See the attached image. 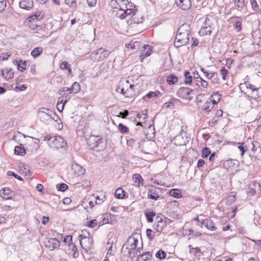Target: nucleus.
Instances as JSON below:
<instances>
[{
	"label": "nucleus",
	"mask_w": 261,
	"mask_h": 261,
	"mask_svg": "<svg viewBox=\"0 0 261 261\" xmlns=\"http://www.w3.org/2000/svg\"><path fill=\"white\" fill-rule=\"evenodd\" d=\"M159 95L161 96L162 94L158 90L155 91H150L142 97V99L145 101H147L149 99L158 97Z\"/></svg>",
	"instance_id": "obj_23"
},
{
	"label": "nucleus",
	"mask_w": 261,
	"mask_h": 261,
	"mask_svg": "<svg viewBox=\"0 0 261 261\" xmlns=\"http://www.w3.org/2000/svg\"><path fill=\"white\" fill-rule=\"evenodd\" d=\"M148 198L156 200L159 198V195L156 190L155 187L152 186L151 189H150L147 192Z\"/></svg>",
	"instance_id": "obj_18"
},
{
	"label": "nucleus",
	"mask_w": 261,
	"mask_h": 261,
	"mask_svg": "<svg viewBox=\"0 0 261 261\" xmlns=\"http://www.w3.org/2000/svg\"><path fill=\"white\" fill-rule=\"evenodd\" d=\"M249 79L247 75L245 80ZM239 88L241 92L248 97L256 99L259 97L258 90L259 88H256L254 85L250 84L248 81H245L244 83L239 85Z\"/></svg>",
	"instance_id": "obj_1"
},
{
	"label": "nucleus",
	"mask_w": 261,
	"mask_h": 261,
	"mask_svg": "<svg viewBox=\"0 0 261 261\" xmlns=\"http://www.w3.org/2000/svg\"><path fill=\"white\" fill-rule=\"evenodd\" d=\"M98 224V222L96 219H92L89 221H87L85 224L88 227L94 228Z\"/></svg>",
	"instance_id": "obj_46"
},
{
	"label": "nucleus",
	"mask_w": 261,
	"mask_h": 261,
	"mask_svg": "<svg viewBox=\"0 0 261 261\" xmlns=\"http://www.w3.org/2000/svg\"><path fill=\"white\" fill-rule=\"evenodd\" d=\"M14 63L17 65V70L21 72H23L26 69L27 61H22V60L19 61L15 60L14 61Z\"/></svg>",
	"instance_id": "obj_22"
},
{
	"label": "nucleus",
	"mask_w": 261,
	"mask_h": 261,
	"mask_svg": "<svg viewBox=\"0 0 261 261\" xmlns=\"http://www.w3.org/2000/svg\"><path fill=\"white\" fill-rule=\"evenodd\" d=\"M200 70L204 74L205 77H206L208 79H213L214 76L215 75H217V73L216 72H210L208 70H206L204 68L201 67L200 68Z\"/></svg>",
	"instance_id": "obj_38"
},
{
	"label": "nucleus",
	"mask_w": 261,
	"mask_h": 261,
	"mask_svg": "<svg viewBox=\"0 0 261 261\" xmlns=\"http://www.w3.org/2000/svg\"><path fill=\"white\" fill-rule=\"evenodd\" d=\"M56 188L59 191L64 192L68 189V186L65 183L58 184Z\"/></svg>",
	"instance_id": "obj_45"
},
{
	"label": "nucleus",
	"mask_w": 261,
	"mask_h": 261,
	"mask_svg": "<svg viewBox=\"0 0 261 261\" xmlns=\"http://www.w3.org/2000/svg\"><path fill=\"white\" fill-rule=\"evenodd\" d=\"M144 20L143 16L140 14L138 13L137 11L133 14L132 17L127 20V22L128 25H130L134 23H142Z\"/></svg>",
	"instance_id": "obj_10"
},
{
	"label": "nucleus",
	"mask_w": 261,
	"mask_h": 261,
	"mask_svg": "<svg viewBox=\"0 0 261 261\" xmlns=\"http://www.w3.org/2000/svg\"><path fill=\"white\" fill-rule=\"evenodd\" d=\"M184 76L185 77V83L186 84L191 85L192 83H194V82H193V77L190 75V72L188 70H185Z\"/></svg>",
	"instance_id": "obj_36"
},
{
	"label": "nucleus",
	"mask_w": 261,
	"mask_h": 261,
	"mask_svg": "<svg viewBox=\"0 0 261 261\" xmlns=\"http://www.w3.org/2000/svg\"><path fill=\"white\" fill-rule=\"evenodd\" d=\"M147 221L149 223H152L153 221V218L155 216V213L152 211L146 212L145 214Z\"/></svg>",
	"instance_id": "obj_37"
},
{
	"label": "nucleus",
	"mask_w": 261,
	"mask_h": 261,
	"mask_svg": "<svg viewBox=\"0 0 261 261\" xmlns=\"http://www.w3.org/2000/svg\"><path fill=\"white\" fill-rule=\"evenodd\" d=\"M123 9L120 8L119 10L116 13V16L118 18H120L121 19H123L125 18V16L123 14Z\"/></svg>",
	"instance_id": "obj_63"
},
{
	"label": "nucleus",
	"mask_w": 261,
	"mask_h": 261,
	"mask_svg": "<svg viewBox=\"0 0 261 261\" xmlns=\"http://www.w3.org/2000/svg\"><path fill=\"white\" fill-rule=\"evenodd\" d=\"M129 114V112L127 110H125L123 112H120L117 115V117H121L123 119H125L127 117Z\"/></svg>",
	"instance_id": "obj_60"
},
{
	"label": "nucleus",
	"mask_w": 261,
	"mask_h": 261,
	"mask_svg": "<svg viewBox=\"0 0 261 261\" xmlns=\"http://www.w3.org/2000/svg\"><path fill=\"white\" fill-rule=\"evenodd\" d=\"M211 151L210 149L207 147H204L202 150L201 156L203 158L205 159L211 154Z\"/></svg>",
	"instance_id": "obj_50"
},
{
	"label": "nucleus",
	"mask_w": 261,
	"mask_h": 261,
	"mask_svg": "<svg viewBox=\"0 0 261 261\" xmlns=\"http://www.w3.org/2000/svg\"><path fill=\"white\" fill-rule=\"evenodd\" d=\"M191 34V27L188 23H184L182 24L178 29L177 34Z\"/></svg>",
	"instance_id": "obj_20"
},
{
	"label": "nucleus",
	"mask_w": 261,
	"mask_h": 261,
	"mask_svg": "<svg viewBox=\"0 0 261 261\" xmlns=\"http://www.w3.org/2000/svg\"><path fill=\"white\" fill-rule=\"evenodd\" d=\"M135 234H137V233H134L133 234L132 236H129L128 238V239H127V241L126 242H125L124 243V244L122 246V249H121V251H123V249L124 248V247L126 245L127 243L130 240L133 239V242H132L130 244V248L132 247H134V248H136V247H137V245H138V239L137 238H135L134 236Z\"/></svg>",
	"instance_id": "obj_19"
},
{
	"label": "nucleus",
	"mask_w": 261,
	"mask_h": 261,
	"mask_svg": "<svg viewBox=\"0 0 261 261\" xmlns=\"http://www.w3.org/2000/svg\"><path fill=\"white\" fill-rule=\"evenodd\" d=\"M115 215L110 213H105L101 215L100 219H103L106 223H111L114 220Z\"/></svg>",
	"instance_id": "obj_25"
},
{
	"label": "nucleus",
	"mask_w": 261,
	"mask_h": 261,
	"mask_svg": "<svg viewBox=\"0 0 261 261\" xmlns=\"http://www.w3.org/2000/svg\"><path fill=\"white\" fill-rule=\"evenodd\" d=\"M125 191L121 188H117L115 192V197L119 199H123L126 198Z\"/></svg>",
	"instance_id": "obj_29"
},
{
	"label": "nucleus",
	"mask_w": 261,
	"mask_h": 261,
	"mask_svg": "<svg viewBox=\"0 0 261 261\" xmlns=\"http://www.w3.org/2000/svg\"><path fill=\"white\" fill-rule=\"evenodd\" d=\"M118 128L119 130L122 134H127L129 133L128 128L121 123L118 124Z\"/></svg>",
	"instance_id": "obj_42"
},
{
	"label": "nucleus",
	"mask_w": 261,
	"mask_h": 261,
	"mask_svg": "<svg viewBox=\"0 0 261 261\" xmlns=\"http://www.w3.org/2000/svg\"><path fill=\"white\" fill-rule=\"evenodd\" d=\"M60 99H61V98H59L58 102L57 103L56 107H57V109H58V110L59 112H61L63 111L64 108V105L68 101V100L65 99L64 100V102H63V104L62 105L60 106V103H59V101H60Z\"/></svg>",
	"instance_id": "obj_55"
},
{
	"label": "nucleus",
	"mask_w": 261,
	"mask_h": 261,
	"mask_svg": "<svg viewBox=\"0 0 261 261\" xmlns=\"http://www.w3.org/2000/svg\"><path fill=\"white\" fill-rule=\"evenodd\" d=\"M45 246L52 251L60 246V242L56 238L47 239L44 242Z\"/></svg>",
	"instance_id": "obj_9"
},
{
	"label": "nucleus",
	"mask_w": 261,
	"mask_h": 261,
	"mask_svg": "<svg viewBox=\"0 0 261 261\" xmlns=\"http://www.w3.org/2000/svg\"><path fill=\"white\" fill-rule=\"evenodd\" d=\"M220 72L222 79L226 80V77L228 72L227 69H226L225 67H222L220 70Z\"/></svg>",
	"instance_id": "obj_56"
},
{
	"label": "nucleus",
	"mask_w": 261,
	"mask_h": 261,
	"mask_svg": "<svg viewBox=\"0 0 261 261\" xmlns=\"http://www.w3.org/2000/svg\"><path fill=\"white\" fill-rule=\"evenodd\" d=\"M136 141V138H130L127 139V140H126L127 145L129 147H133L134 144Z\"/></svg>",
	"instance_id": "obj_64"
},
{
	"label": "nucleus",
	"mask_w": 261,
	"mask_h": 261,
	"mask_svg": "<svg viewBox=\"0 0 261 261\" xmlns=\"http://www.w3.org/2000/svg\"><path fill=\"white\" fill-rule=\"evenodd\" d=\"M21 9L30 10L33 7V0H22L19 2Z\"/></svg>",
	"instance_id": "obj_15"
},
{
	"label": "nucleus",
	"mask_w": 261,
	"mask_h": 261,
	"mask_svg": "<svg viewBox=\"0 0 261 261\" xmlns=\"http://www.w3.org/2000/svg\"><path fill=\"white\" fill-rule=\"evenodd\" d=\"M213 27L212 20L206 17L205 19L204 25L201 28L199 32L200 36H205L206 35H210L212 32Z\"/></svg>",
	"instance_id": "obj_8"
},
{
	"label": "nucleus",
	"mask_w": 261,
	"mask_h": 261,
	"mask_svg": "<svg viewBox=\"0 0 261 261\" xmlns=\"http://www.w3.org/2000/svg\"><path fill=\"white\" fill-rule=\"evenodd\" d=\"M235 18H238L239 20L236 21L233 26L234 29L237 31V32H240L242 30L241 27V23H242V18L239 17H232L231 18V19H233Z\"/></svg>",
	"instance_id": "obj_34"
},
{
	"label": "nucleus",
	"mask_w": 261,
	"mask_h": 261,
	"mask_svg": "<svg viewBox=\"0 0 261 261\" xmlns=\"http://www.w3.org/2000/svg\"><path fill=\"white\" fill-rule=\"evenodd\" d=\"M38 113H44L50 116V114L52 113V110L49 108L41 107L39 109Z\"/></svg>",
	"instance_id": "obj_49"
},
{
	"label": "nucleus",
	"mask_w": 261,
	"mask_h": 261,
	"mask_svg": "<svg viewBox=\"0 0 261 261\" xmlns=\"http://www.w3.org/2000/svg\"><path fill=\"white\" fill-rule=\"evenodd\" d=\"M65 4L71 7L75 8L76 6L75 0H65Z\"/></svg>",
	"instance_id": "obj_61"
},
{
	"label": "nucleus",
	"mask_w": 261,
	"mask_h": 261,
	"mask_svg": "<svg viewBox=\"0 0 261 261\" xmlns=\"http://www.w3.org/2000/svg\"><path fill=\"white\" fill-rule=\"evenodd\" d=\"M133 179L138 187L143 186V179L139 173H135L133 175Z\"/></svg>",
	"instance_id": "obj_21"
},
{
	"label": "nucleus",
	"mask_w": 261,
	"mask_h": 261,
	"mask_svg": "<svg viewBox=\"0 0 261 261\" xmlns=\"http://www.w3.org/2000/svg\"><path fill=\"white\" fill-rule=\"evenodd\" d=\"M96 54H99V56L98 58V60L99 61H101L103 60L109 56L110 51L107 49L101 47L96 50Z\"/></svg>",
	"instance_id": "obj_16"
},
{
	"label": "nucleus",
	"mask_w": 261,
	"mask_h": 261,
	"mask_svg": "<svg viewBox=\"0 0 261 261\" xmlns=\"http://www.w3.org/2000/svg\"><path fill=\"white\" fill-rule=\"evenodd\" d=\"M71 91L73 93H77L81 90L80 84L77 82H74L72 85L71 87Z\"/></svg>",
	"instance_id": "obj_40"
},
{
	"label": "nucleus",
	"mask_w": 261,
	"mask_h": 261,
	"mask_svg": "<svg viewBox=\"0 0 261 261\" xmlns=\"http://www.w3.org/2000/svg\"><path fill=\"white\" fill-rule=\"evenodd\" d=\"M143 47L144 48V50L139 56V59L141 62H142L145 58L150 56L152 52V48L150 45H145Z\"/></svg>",
	"instance_id": "obj_13"
},
{
	"label": "nucleus",
	"mask_w": 261,
	"mask_h": 261,
	"mask_svg": "<svg viewBox=\"0 0 261 261\" xmlns=\"http://www.w3.org/2000/svg\"><path fill=\"white\" fill-rule=\"evenodd\" d=\"M122 1L127 2V3L125 4V8H126L128 10H135V12L137 11V10L136 9V6L133 3H131L130 2H128V0H122Z\"/></svg>",
	"instance_id": "obj_47"
},
{
	"label": "nucleus",
	"mask_w": 261,
	"mask_h": 261,
	"mask_svg": "<svg viewBox=\"0 0 261 261\" xmlns=\"http://www.w3.org/2000/svg\"><path fill=\"white\" fill-rule=\"evenodd\" d=\"M128 84L129 81L128 80H126L122 84L121 86L120 85H117L116 91L117 92L120 93L126 97L133 98L134 95L133 93H130L128 94Z\"/></svg>",
	"instance_id": "obj_6"
},
{
	"label": "nucleus",
	"mask_w": 261,
	"mask_h": 261,
	"mask_svg": "<svg viewBox=\"0 0 261 261\" xmlns=\"http://www.w3.org/2000/svg\"><path fill=\"white\" fill-rule=\"evenodd\" d=\"M52 140H53V141L50 143V146L51 147L59 149L65 148L66 146V142L65 141L63 138L59 136H54V139H52ZM65 149L66 148H65Z\"/></svg>",
	"instance_id": "obj_7"
},
{
	"label": "nucleus",
	"mask_w": 261,
	"mask_h": 261,
	"mask_svg": "<svg viewBox=\"0 0 261 261\" xmlns=\"http://www.w3.org/2000/svg\"><path fill=\"white\" fill-rule=\"evenodd\" d=\"M155 220L157 223L156 224H159V226H161L164 228L166 226V220H165L162 217L157 216Z\"/></svg>",
	"instance_id": "obj_39"
},
{
	"label": "nucleus",
	"mask_w": 261,
	"mask_h": 261,
	"mask_svg": "<svg viewBox=\"0 0 261 261\" xmlns=\"http://www.w3.org/2000/svg\"><path fill=\"white\" fill-rule=\"evenodd\" d=\"M190 140V136L187 132H184L183 129L175 136L172 141L176 146L186 145Z\"/></svg>",
	"instance_id": "obj_2"
},
{
	"label": "nucleus",
	"mask_w": 261,
	"mask_h": 261,
	"mask_svg": "<svg viewBox=\"0 0 261 261\" xmlns=\"http://www.w3.org/2000/svg\"><path fill=\"white\" fill-rule=\"evenodd\" d=\"M236 6L242 8L244 6L245 0H233Z\"/></svg>",
	"instance_id": "obj_54"
},
{
	"label": "nucleus",
	"mask_w": 261,
	"mask_h": 261,
	"mask_svg": "<svg viewBox=\"0 0 261 261\" xmlns=\"http://www.w3.org/2000/svg\"><path fill=\"white\" fill-rule=\"evenodd\" d=\"M63 242L67 244L68 246L72 245V236L71 235H67L63 239Z\"/></svg>",
	"instance_id": "obj_52"
},
{
	"label": "nucleus",
	"mask_w": 261,
	"mask_h": 261,
	"mask_svg": "<svg viewBox=\"0 0 261 261\" xmlns=\"http://www.w3.org/2000/svg\"><path fill=\"white\" fill-rule=\"evenodd\" d=\"M44 14H42L41 12H36L34 14L29 16L26 21L27 22H33L35 20H39L43 18Z\"/></svg>",
	"instance_id": "obj_17"
},
{
	"label": "nucleus",
	"mask_w": 261,
	"mask_h": 261,
	"mask_svg": "<svg viewBox=\"0 0 261 261\" xmlns=\"http://www.w3.org/2000/svg\"><path fill=\"white\" fill-rule=\"evenodd\" d=\"M83 233L79 236L78 239L80 240V243L81 247L84 249H87L90 248L91 245V242L90 240H92V238H90V233L87 231H82Z\"/></svg>",
	"instance_id": "obj_4"
},
{
	"label": "nucleus",
	"mask_w": 261,
	"mask_h": 261,
	"mask_svg": "<svg viewBox=\"0 0 261 261\" xmlns=\"http://www.w3.org/2000/svg\"><path fill=\"white\" fill-rule=\"evenodd\" d=\"M7 174L9 176H14L16 179H17L18 180H19L20 181H23V178L21 176H20L19 175H17V174H16L13 171H9L7 172Z\"/></svg>",
	"instance_id": "obj_58"
},
{
	"label": "nucleus",
	"mask_w": 261,
	"mask_h": 261,
	"mask_svg": "<svg viewBox=\"0 0 261 261\" xmlns=\"http://www.w3.org/2000/svg\"><path fill=\"white\" fill-rule=\"evenodd\" d=\"M43 50L42 47H36L32 50L31 54L34 58H36L42 53Z\"/></svg>",
	"instance_id": "obj_32"
},
{
	"label": "nucleus",
	"mask_w": 261,
	"mask_h": 261,
	"mask_svg": "<svg viewBox=\"0 0 261 261\" xmlns=\"http://www.w3.org/2000/svg\"><path fill=\"white\" fill-rule=\"evenodd\" d=\"M175 3L183 10L189 9L192 6L191 0H176Z\"/></svg>",
	"instance_id": "obj_12"
},
{
	"label": "nucleus",
	"mask_w": 261,
	"mask_h": 261,
	"mask_svg": "<svg viewBox=\"0 0 261 261\" xmlns=\"http://www.w3.org/2000/svg\"><path fill=\"white\" fill-rule=\"evenodd\" d=\"M238 144L239 145L238 148L241 151V155L243 156L245 152L247 151L249 146H248V144L244 142H239Z\"/></svg>",
	"instance_id": "obj_33"
},
{
	"label": "nucleus",
	"mask_w": 261,
	"mask_h": 261,
	"mask_svg": "<svg viewBox=\"0 0 261 261\" xmlns=\"http://www.w3.org/2000/svg\"><path fill=\"white\" fill-rule=\"evenodd\" d=\"M135 12V10H128L126 8L125 9H123V14L125 16V18L128 16L133 15V14Z\"/></svg>",
	"instance_id": "obj_59"
},
{
	"label": "nucleus",
	"mask_w": 261,
	"mask_h": 261,
	"mask_svg": "<svg viewBox=\"0 0 261 261\" xmlns=\"http://www.w3.org/2000/svg\"><path fill=\"white\" fill-rule=\"evenodd\" d=\"M248 146H249V148L251 147L253 152H257L258 153H261V147L260 146H256L253 143H248Z\"/></svg>",
	"instance_id": "obj_43"
},
{
	"label": "nucleus",
	"mask_w": 261,
	"mask_h": 261,
	"mask_svg": "<svg viewBox=\"0 0 261 261\" xmlns=\"http://www.w3.org/2000/svg\"><path fill=\"white\" fill-rule=\"evenodd\" d=\"M155 256L156 258L162 259L166 258V253L164 250L160 249L155 253Z\"/></svg>",
	"instance_id": "obj_44"
},
{
	"label": "nucleus",
	"mask_w": 261,
	"mask_h": 261,
	"mask_svg": "<svg viewBox=\"0 0 261 261\" xmlns=\"http://www.w3.org/2000/svg\"><path fill=\"white\" fill-rule=\"evenodd\" d=\"M190 34H177L175 37V41L174 45L175 47L178 48L189 43Z\"/></svg>",
	"instance_id": "obj_3"
},
{
	"label": "nucleus",
	"mask_w": 261,
	"mask_h": 261,
	"mask_svg": "<svg viewBox=\"0 0 261 261\" xmlns=\"http://www.w3.org/2000/svg\"><path fill=\"white\" fill-rule=\"evenodd\" d=\"M38 116L42 121H48L50 119V116L44 113H38Z\"/></svg>",
	"instance_id": "obj_57"
},
{
	"label": "nucleus",
	"mask_w": 261,
	"mask_h": 261,
	"mask_svg": "<svg viewBox=\"0 0 261 261\" xmlns=\"http://www.w3.org/2000/svg\"><path fill=\"white\" fill-rule=\"evenodd\" d=\"M201 225H204L207 229L214 231L217 229V227L215 226L214 222L211 219H205L202 220L200 222Z\"/></svg>",
	"instance_id": "obj_14"
},
{
	"label": "nucleus",
	"mask_w": 261,
	"mask_h": 261,
	"mask_svg": "<svg viewBox=\"0 0 261 261\" xmlns=\"http://www.w3.org/2000/svg\"><path fill=\"white\" fill-rule=\"evenodd\" d=\"M151 256L152 254L150 252H146L138 256L137 261H146L150 259Z\"/></svg>",
	"instance_id": "obj_27"
},
{
	"label": "nucleus",
	"mask_w": 261,
	"mask_h": 261,
	"mask_svg": "<svg viewBox=\"0 0 261 261\" xmlns=\"http://www.w3.org/2000/svg\"><path fill=\"white\" fill-rule=\"evenodd\" d=\"M146 235L150 241H152L154 239V232L150 228L146 229Z\"/></svg>",
	"instance_id": "obj_51"
},
{
	"label": "nucleus",
	"mask_w": 261,
	"mask_h": 261,
	"mask_svg": "<svg viewBox=\"0 0 261 261\" xmlns=\"http://www.w3.org/2000/svg\"><path fill=\"white\" fill-rule=\"evenodd\" d=\"M93 196L97 200L99 201L98 202L95 201V204H100L106 199V193H102V192H98L97 194H95Z\"/></svg>",
	"instance_id": "obj_24"
},
{
	"label": "nucleus",
	"mask_w": 261,
	"mask_h": 261,
	"mask_svg": "<svg viewBox=\"0 0 261 261\" xmlns=\"http://www.w3.org/2000/svg\"><path fill=\"white\" fill-rule=\"evenodd\" d=\"M213 106H212L211 102L206 101L202 106V109L205 113L210 112L213 109Z\"/></svg>",
	"instance_id": "obj_41"
},
{
	"label": "nucleus",
	"mask_w": 261,
	"mask_h": 261,
	"mask_svg": "<svg viewBox=\"0 0 261 261\" xmlns=\"http://www.w3.org/2000/svg\"><path fill=\"white\" fill-rule=\"evenodd\" d=\"M193 79L195 82H199L202 78L200 76L197 71L195 70L193 72Z\"/></svg>",
	"instance_id": "obj_62"
},
{
	"label": "nucleus",
	"mask_w": 261,
	"mask_h": 261,
	"mask_svg": "<svg viewBox=\"0 0 261 261\" xmlns=\"http://www.w3.org/2000/svg\"><path fill=\"white\" fill-rule=\"evenodd\" d=\"M213 96H217V99H213V100H212L211 101H210L212 103L211 104L212 106L213 105L214 106V105H216L220 100L221 98H220V95L218 92H213V94L211 95V97H213Z\"/></svg>",
	"instance_id": "obj_48"
},
{
	"label": "nucleus",
	"mask_w": 261,
	"mask_h": 261,
	"mask_svg": "<svg viewBox=\"0 0 261 261\" xmlns=\"http://www.w3.org/2000/svg\"><path fill=\"white\" fill-rule=\"evenodd\" d=\"M5 72L7 73L6 75L5 76V79L6 80H9L11 79H12L13 77V76H14V73L12 71V68L8 69L7 68H6L5 69L3 70L2 71V76H5Z\"/></svg>",
	"instance_id": "obj_26"
},
{
	"label": "nucleus",
	"mask_w": 261,
	"mask_h": 261,
	"mask_svg": "<svg viewBox=\"0 0 261 261\" xmlns=\"http://www.w3.org/2000/svg\"><path fill=\"white\" fill-rule=\"evenodd\" d=\"M143 249V242H142L141 246L138 248L136 247V248H134V247L128 248L127 246L125 248L126 250H128V252L127 254V256L129 257L130 259H133L136 256H138V254L140 253L141 251Z\"/></svg>",
	"instance_id": "obj_11"
},
{
	"label": "nucleus",
	"mask_w": 261,
	"mask_h": 261,
	"mask_svg": "<svg viewBox=\"0 0 261 261\" xmlns=\"http://www.w3.org/2000/svg\"><path fill=\"white\" fill-rule=\"evenodd\" d=\"M166 81L169 85H172L177 83L178 77L174 74H170L167 76Z\"/></svg>",
	"instance_id": "obj_31"
},
{
	"label": "nucleus",
	"mask_w": 261,
	"mask_h": 261,
	"mask_svg": "<svg viewBox=\"0 0 261 261\" xmlns=\"http://www.w3.org/2000/svg\"><path fill=\"white\" fill-rule=\"evenodd\" d=\"M236 161V160H235ZM237 162H238L237 161ZM234 165V161L233 160H228L224 163V166L225 168H229L233 166Z\"/></svg>",
	"instance_id": "obj_53"
},
{
	"label": "nucleus",
	"mask_w": 261,
	"mask_h": 261,
	"mask_svg": "<svg viewBox=\"0 0 261 261\" xmlns=\"http://www.w3.org/2000/svg\"><path fill=\"white\" fill-rule=\"evenodd\" d=\"M14 153L16 155L24 156L26 153V150L22 145L16 146L14 148Z\"/></svg>",
	"instance_id": "obj_28"
},
{
	"label": "nucleus",
	"mask_w": 261,
	"mask_h": 261,
	"mask_svg": "<svg viewBox=\"0 0 261 261\" xmlns=\"http://www.w3.org/2000/svg\"><path fill=\"white\" fill-rule=\"evenodd\" d=\"M194 89L187 87H181L179 88L177 91L176 95L178 97L182 99H188L189 100H192L193 98V96H189L191 94L193 93L195 94L194 92Z\"/></svg>",
	"instance_id": "obj_5"
},
{
	"label": "nucleus",
	"mask_w": 261,
	"mask_h": 261,
	"mask_svg": "<svg viewBox=\"0 0 261 261\" xmlns=\"http://www.w3.org/2000/svg\"><path fill=\"white\" fill-rule=\"evenodd\" d=\"M169 195L176 198H179L182 196L181 192L178 189H172L170 190Z\"/></svg>",
	"instance_id": "obj_35"
},
{
	"label": "nucleus",
	"mask_w": 261,
	"mask_h": 261,
	"mask_svg": "<svg viewBox=\"0 0 261 261\" xmlns=\"http://www.w3.org/2000/svg\"><path fill=\"white\" fill-rule=\"evenodd\" d=\"M3 193L1 194V196L3 198L9 199L12 198L11 190L9 188H4L3 189Z\"/></svg>",
	"instance_id": "obj_30"
}]
</instances>
